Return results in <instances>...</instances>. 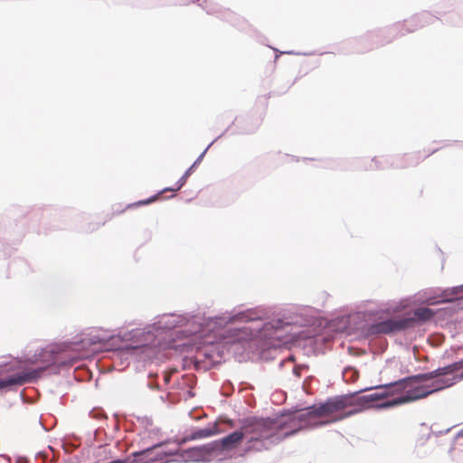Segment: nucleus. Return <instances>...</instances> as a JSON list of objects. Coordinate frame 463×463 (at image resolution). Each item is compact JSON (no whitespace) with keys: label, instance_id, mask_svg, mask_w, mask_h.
Returning a JSON list of instances; mask_svg holds the SVG:
<instances>
[{"label":"nucleus","instance_id":"f257e3e1","mask_svg":"<svg viewBox=\"0 0 463 463\" xmlns=\"http://www.w3.org/2000/svg\"><path fill=\"white\" fill-rule=\"evenodd\" d=\"M461 380H463V359L431 372L419 373L384 384L388 398H393L377 403L374 407L387 409L411 403L449 388Z\"/></svg>","mask_w":463,"mask_h":463},{"label":"nucleus","instance_id":"f03ea898","mask_svg":"<svg viewBox=\"0 0 463 463\" xmlns=\"http://www.w3.org/2000/svg\"><path fill=\"white\" fill-rule=\"evenodd\" d=\"M241 429L247 438L245 453L269 449L267 442L274 444L272 418L248 417L241 420Z\"/></svg>","mask_w":463,"mask_h":463},{"label":"nucleus","instance_id":"7ed1b4c3","mask_svg":"<svg viewBox=\"0 0 463 463\" xmlns=\"http://www.w3.org/2000/svg\"><path fill=\"white\" fill-rule=\"evenodd\" d=\"M363 409L356 408L354 394L342 395L328 399L326 402L307 408L306 413L308 420L317 417H328L329 420L321 422H335L362 411Z\"/></svg>","mask_w":463,"mask_h":463},{"label":"nucleus","instance_id":"20e7f679","mask_svg":"<svg viewBox=\"0 0 463 463\" xmlns=\"http://www.w3.org/2000/svg\"><path fill=\"white\" fill-rule=\"evenodd\" d=\"M25 364L26 362L15 360L0 365V389L13 385H24L41 377L44 371L43 367L28 371L25 368Z\"/></svg>","mask_w":463,"mask_h":463},{"label":"nucleus","instance_id":"39448f33","mask_svg":"<svg viewBox=\"0 0 463 463\" xmlns=\"http://www.w3.org/2000/svg\"><path fill=\"white\" fill-rule=\"evenodd\" d=\"M435 312L429 307H420L413 311V316L400 319H387L373 325L370 327L372 334H390L395 331L414 327L417 324L430 321Z\"/></svg>","mask_w":463,"mask_h":463},{"label":"nucleus","instance_id":"423d86ee","mask_svg":"<svg viewBox=\"0 0 463 463\" xmlns=\"http://www.w3.org/2000/svg\"><path fill=\"white\" fill-rule=\"evenodd\" d=\"M243 438L244 433L241 429V430L233 431L219 440H214L201 447L193 448L191 452L197 459H207L214 453L230 451L236 449L242 441Z\"/></svg>","mask_w":463,"mask_h":463},{"label":"nucleus","instance_id":"0eeeda50","mask_svg":"<svg viewBox=\"0 0 463 463\" xmlns=\"http://www.w3.org/2000/svg\"><path fill=\"white\" fill-rule=\"evenodd\" d=\"M308 420L306 411H300L297 416L288 418L272 419L274 444L296 434L303 429V421Z\"/></svg>","mask_w":463,"mask_h":463},{"label":"nucleus","instance_id":"6e6552de","mask_svg":"<svg viewBox=\"0 0 463 463\" xmlns=\"http://www.w3.org/2000/svg\"><path fill=\"white\" fill-rule=\"evenodd\" d=\"M179 445L175 448H168V444L161 443L156 444L146 449L134 452L132 455L137 463H154L164 462L167 457L173 456L177 453Z\"/></svg>","mask_w":463,"mask_h":463},{"label":"nucleus","instance_id":"1a4fd4ad","mask_svg":"<svg viewBox=\"0 0 463 463\" xmlns=\"http://www.w3.org/2000/svg\"><path fill=\"white\" fill-rule=\"evenodd\" d=\"M375 389H376L375 392L370 393L367 395H364V396L359 397L358 399H355L356 400V408L362 409V407L367 403L379 402V401L385 400L388 398L387 392H384V391H386L384 388V384L377 386Z\"/></svg>","mask_w":463,"mask_h":463},{"label":"nucleus","instance_id":"9d476101","mask_svg":"<svg viewBox=\"0 0 463 463\" xmlns=\"http://www.w3.org/2000/svg\"><path fill=\"white\" fill-rule=\"evenodd\" d=\"M214 433H215V431L213 429H210V428L201 429V430H195L190 436L183 439L182 441L179 443V445L186 442L187 440H194V439L208 438V437L213 436Z\"/></svg>","mask_w":463,"mask_h":463},{"label":"nucleus","instance_id":"9b49d317","mask_svg":"<svg viewBox=\"0 0 463 463\" xmlns=\"http://www.w3.org/2000/svg\"><path fill=\"white\" fill-rule=\"evenodd\" d=\"M191 170H192V167H191V168H189V169L184 173V175L180 178V180L177 182V185H176V187H175V188H166V189H165V190H164V192H165V191H173V192H174V191H178V190H180V189L184 186V184H185L186 179H187V177L189 176ZM161 193H163V191H162Z\"/></svg>","mask_w":463,"mask_h":463},{"label":"nucleus","instance_id":"f8f14e48","mask_svg":"<svg viewBox=\"0 0 463 463\" xmlns=\"http://www.w3.org/2000/svg\"><path fill=\"white\" fill-rule=\"evenodd\" d=\"M159 194H156V195H154V196L150 197V198H149V199H147V200L138 201L137 203H135L133 205H137V206H139V205H145V204H148V203H153V202H155V201H156V200L158 199Z\"/></svg>","mask_w":463,"mask_h":463},{"label":"nucleus","instance_id":"ddd939ff","mask_svg":"<svg viewBox=\"0 0 463 463\" xmlns=\"http://www.w3.org/2000/svg\"><path fill=\"white\" fill-rule=\"evenodd\" d=\"M300 371H301V368H299V367H295L294 370H293L294 373L297 376H300Z\"/></svg>","mask_w":463,"mask_h":463},{"label":"nucleus","instance_id":"4468645a","mask_svg":"<svg viewBox=\"0 0 463 463\" xmlns=\"http://www.w3.org/2000/svg\"><path fill=\"white\" fill-rule=\"evenodd\" d=\"M245 318V316L243 314H241L237 317H235L234 318H232L233 320H243Z\"/></svg>","mask_w":463,"mask_h":463},{"label":"nucleus","instance_id":"2eb2a0df","mask_svg":"<svg viewBox=\"0 0 463 463\" xmlns=\"http://www.w3.org/2000/svg\"><path fill=\"white\" fill-rule=\"evenodd\" d=\"M24 463H26V462H24Z\"/></svg>","mask_w":463,"mask_h":463}]
</instances>
